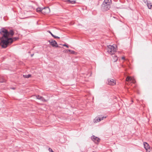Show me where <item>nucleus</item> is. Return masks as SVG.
<instances>
[{
    "label": "nucleus",
    "mask_w": 152,
    "mask_h": 152,
    "mask_svg": "<svg viewBox=\"0 0 152 152\" xmlns=\"http://www.w3.org/2000/svg\"><path fill=\"white\" fill-rule=\"evenodd\" d=\"M91 139L94 142L96 143H98L100 141V139L98 137L94 136H93L91 137Z\"/></svg>",
    "instance_id": "4"
},
{
    "label": "nucleus",
    "mask_w": 152,
    "mask_h": 152,
    "mask_svg": "<svg viewBox=\"0 0 152 152\" xmlns=\"http://www.w3.org/2000/svg\"><path fill=\"white\" fill-rule=\"evenodd\" d=\"M67 0V1L69 3H71V4H74V3H75V2H76V1H71L70 0Z\"/></svg>",
    "instance_id": "15"
},
{
    "label": "nucleus",
    "mask_w": 152,
    "mask_h": 152,
    "mask_svg": "<svg viewBox=\"0 0 152 152\" xmlns=\"http://www.w3.org/2000/svg\"><path fill=\"white\" fill-rule=\"evenodd\" d=\"M122 59H125V58L124 57H122Z\"/></svg>",
    "instance_id": "27"
},
{
    "label": "nucleus",
    "mask_w": 152,
    "mask_h": 152,
    "mask_svg": "<svg viewBox=\"0 0 152 152\" xmlns=\"http://www.w3.org/2000/svg\"><path fill=\"white\" fill-rule=\"evenodd\" d=\"M63 46H65L66 47H67V48H69V47L68 46V45H66V44H65L63 45Z\"/></svg>",
    "instance_id": "25"
},
{
    "label": "nucleus",
    "mask_w": 152,
    "mask_h": 152,
    "mask_svg": "<svg viewBox=\"0 0 152 152\" xmlns=\"http://www.w3.org/2000/svg\"><path fill=\"white\" fill-rule=\"evenodd\" d=\"M111 4V0H104L102 5L101 10L103 11L107 10L110 8Z\"/></svg>",
    "instance_id": "2"
},
{
    "label": "nucleus",
    "mask_w": 152,
    "mask_h": 152,
    "mask_svg": "<svg viewBox=\"0 0 152 152\" xmlns=\"http://www.w3.org/2000/svg\"><path fill=\"white\" fill-rule=\"evenodd\" d=\"M12 89H15V88H12Z\"/></svg>",
    "instance_id": "30"
},
{
    "label": "nucleus",
    "mask_w": 152,
    "mask_h": 152,
    "mask_svg": "<svg viewBox=\"0 0 152 152\" xmlns=\"http://www.w3.org/2000/svg\"><path fill=\"white\" fill-rule=\"evenodd\" d=\"M53 37H54V38H58V39H59L60 38L59 37H58V36H55L54 35L53 36Z\"/></svg>",
    "instance_id": "21"
},
{
    "label": "nucleus",
    "mask_w": 152,
    "mask_h": 152,
    "mask_svg": "<svg viewBox=\"0 0 152 152\" xmlns=\"http://www.w3.org/2000/svg\"><path fill=\"white\" fill-rule=\"evenodd\" d=\"M36 97L37 99L40 100L44 102H46V100L42 96L39 95H36Z\"/></svg>",
    "instance_id": "9"
},
{
    "label": "nucleus",
    "mask_w": 152,
    "mask_h": 152,
    "mask_svg": "<svg viewBox=\"0 0 152 152\" xmlns=\"http://www.w3.org/2000/svg\"><path fill=\"white\" fill-rule=\"evenodd\" d=\"M144 1L145 3L147 4V0H144Z\"/></svg>",
    "instance_id": "26"
},
{
    "label": "nucleus",
    "mask_w": 152,
    "mask_h": 152,
    "mask_svg": "<svg viewBox=\"0 0 152 152\" xmlns=\"http://www.w3.org/2000/svg\"><path fill=\"white\" fill-rule=\"evenodd\" d=\"M50 44L53 47H58V46L57 45V43L55 40H49L48 41Z\"/></svg>",
    "instance_id": "5"
},
{
    "label": "nucleus",
    "mask_w": 152,
    "mask_h": 152,
    "mask_svg": "<svg viewBox=\"0 0 152 152\" xmlns=\"http://www.w3.org/2000/svg\"><path fill=\"white\" fill-rule=\"evenodd\" d=\"M49 150L50 152H53V151L51 148H49Z\"/></svg>",
    "instance_id": "24"
},
{
    "label": "nucleus",
    "mask_w": 152,
    "mask_h": 152,
    "mask_svg": "<svg viewBox=\"0 0 152 152\" xmlns=\"http://www.w3.org/2000/svg\"><path fill=\"white\" fill-rule=\"evenodd\" d=\"M0 33L2 35L1 43L2 44L1 47L3 48H6L9 44H11L13 42L12 38H9L10 35L13 36L14 34L12 30H10L8 32L7 30L4 28H2L0 30Z\"/></svg>",
    "instance_id": "1"
},
{
    "label": "nucleus",
    "mask_w": 152,
    "mask_h": 152,
    "mask_svg": "<svg viewBox=\"0 0 152 152\" xmlns=\"http://www.w3.org/2000/svg\"><path fill=\"white\" fill-rule=\"evenodd\" d=\"M34 55V54H32L31 55V56L32 57Z\"/></svg>",
    "instance_id": "29"
},
{
    "label": "nucleus",
    "mask_w": 152,
    "mask_h": 152,
    "mask_svg": "<svg viewBox=\"0 0 152 152\" xmlns=\"http://www.w3.org/2000/svg\"><path fill=\"white\" fill-rule=\"evenodd\" d=\"M116 45H109L107 46V52L111 55H113L115 54L117 48Z\"/></svg>",
    "instance_id": "3"
},
{
    "label": "nucleus",
    "mask_w": 152,
    "mask_h": 152,
    "mask_svg": "<svg viewBox=\"0 0 152 152\" xmlns=\"http://www.w3.org/2000/svg\"><path fill=\"white\" fill-rule=\"evenodd\" d=\"M99 117H96L94 120V123H97L99 122L100 121H99Z\"/></svg>",
    "instance_id": "11"
},
{
    "label": "nucleus",
    "mask_w": 152,
    "mask_h": 152,
    "mask_svg": "<svg viewBox=\"0 0 152 152\" xmlns=\"http://www.w3.org/2000/svg\"><path fill=\"white\" fill-rule=\"evenodd\" d=\"M114 62H115L118 60V57L116 56L115 55L114 56H113Z\"/></svg>",
    "instance_id": "13"
},
{
    "label": "nucleus",
    "mask_w": 152,
    "mask_h": 152,
    "mask_svg": "<svg viewBox=\"0 0 152 152\" xmlns=\"http://www.w3.org/2000/svg\"><path fill=\"white\" fill-rule=\"evenodd\" d=\"M144 147L145 149H146V150H147V149H148L150 148L149 144L146 142H144Z\"/></svg>",
    "instance_id": "10"
},
{
    "label": "nucleus",
    "mask_w": 152,
    "mask_h": 152,
    "mask_svg": "<svg viewBox=\"0 0 152 152\" xmlns=\"http://www.w3.org/2000/svg\"><path fill=\"white\" fill-rule=\"evenodd\" d=\"M92 152H95V151H93Z\"/></svg>",
    "instance_id": "31"
},
{
    "label": "nucleus",
    "mask_w": 152,
    "mask_h": 152,
    "mask_svg": "<svg viewBox=\"0 0 152 152\" xmlns=\"http://www.w3.org/2000/svg\"><path fill=\"white\" fill-rule=\"evenodd\" d=\"M48 32L50 33L51 36L53 37V34L50 31H48Z\"/></svg>",
    "instance_id": "23"
},
{
    "label": "nucleus",
    "mask_w": 152,
    "mask_h": 152,
    "mask_svg": "<svg viewBox=\"0 0 152 152\" xmlns=\"http://www.w3.org/2000/svg\"><path fill=\"white\" fill-rule=\"evenodd\" d=\"M19 39L18 37H14L12 39L13 41L14 40L15 41Z\"/></svg>",
    "instance_id": "20"
},
{
    "label": "nucleus",
    "mask_w": 152,
    "mask_h": 152,
    "mask_svg": "<svg viewBox=\"0 0 152 152\" xmlns=\"http://www.w3.org/2000/svg\"><path fill=\"white\" fill-rule=\"evenodd\" d=\"M147 6H148V8L149 9H150L151 8V7H152V5L151 4V3H148V4L147 3Z\"/></svg>",
    "instance_id": "19"
},
{
    "label": "nucleus",
    "mask_w": 152,
    "mask_h": 152,
    "mask_svg": "<svg viewBox=\"0 0 152 152\" xmlns=\"http://www.w3.org/2000/svg\"><path fill=\"white\" fill-rule=\"evenodd\" d=\"M50 12V10L48 7H44L43 8L42 13L44 14L49 13Z\"/></svg>",
    "instance_id": "7"
},
{
    "label": "nucleus",
    "mask_w": 152,
    "mask_h": 152,
    "mask_svg": "<svg viewBox=\"0 0 152 152\" xmlns=\"http://www.w3.org/2000/svg\"><path fill=\"white\" fill-rule=\"evenodd\" d=\"M147 152H152V148H150L146 150Z\"/></svg>",
    "instance_id": "18"
},
{
    "label": "nucleus",
    "mask_w": 152,
    "mask_h": 152,
    "mask_svg": "<svg viewBox=\"0 0 152 152\" xmlns=\"http://www.w3.org/2000/svg\"><path fill=\"white\" fill-rule=\"evenodd\" d=\"M108 84L110 85H114L115 84V82L114 80L112 79L108 80Z\"/></svg>",
    "instance_id": "8"
},
{
    "label": "nucleus",
    "mask_w": 152,
    "mask_h": 152,
    "mask_svg": "<svg viewBox=\"0 0 152 152\" xmlns=\"http://www.w3.org/2000/svg\"><path fill=\"white\" fill-rule=\"evenodd\" d=\"M23 76L25 78H28L30 77L31 76V75H30V74H28V75H23Z\"/></svg>",
    "instance_id": "16"
},
{
    "label": "nucleus",
    "mask_w": 152,
    "mask_h": 152,
    "mask_svg": "<svg viewBox=\"0 0 152 152\" xmlns=\"http://www.w3.org/2000/svg\"><path fill=\"white\" fill-rule=\"evenodd\" d=\"M106 118V117H104V116L102 117H99V121H100L102 120H103L104 118Z\"/></svg>",
    "instance_id": "17"
},
{
    "label": "nucleus",
    "mask_w": 152,
    "mask_h": 152,
    "mask_svg": "<svg viewBox=\"0 0 152 152\" xmlns=\"http://www.w3.org/2000/svg\"><path fill=\"white\" fill-rule=\"evenodd\" d=\"M70 52L72 54H75V51L70 50H67V52Z\"/></svg>",
    "instance_id": "14"
},
{
    "label": "nucleus",
    "mask_w": 152,
    "mask_h": 152,
    "mask_svg": "<svg viewBox=\"0 0 152 152\" xmlns=\"http://www.w3.org/2000/svg\"><path fill=\"white\" fill-rule=\"evenodd\" d=\"M3 82V81H1L0 80V83H2Z\"/></svg>",
    "instance_id": "28"
},
{
    "label": "nucleus",
    "mask_w": 152,
    "mask_h": 152,
    "mask_svg": "<svg viewBox=\"0 0 152 152\" xmlns=\"http://www.w3.org/2000/svg\"><path fill=\"white\" fill-rule=\"evenodd\" d=\"M43 8H41L39 7L36 10L37 12H42L43 11Z\"/></svg>",
    "instance_id": "12"
},
{
    "label": "nucleus",
    "mask_w": 152,
    "mask_h": 152,
    "mask_svg": "<svg viewBox=\"0 0 152 152\" xmlns=\"http://www.w3.org/2000/svg\"><path fill=\"white\" fill-rule=\"evenodd\" d=\"M0 80L1 81H3V82L2 83L4 82L5 81V80H4L3 78H2L1 77H0Z\"/></svg>",
    "instance_id": "22"
},
{
    "label": "nucleus",
    "mask_w": 152,
    "mask_h": 152,
    "mask_svg": "<svg viewBox=\"0 0 152 152\" xmlns=\"http://www.w3.org/2000/svg\"><path fill=\"white\" fill-rule=\"evenodd\" d=\"M126 80L127 81H131L132 83L134 84L136 82V81L134 77H132L129 76H128L127 77Z\"/></svg>",
    "instance_id": "6"
}]
</instances>
